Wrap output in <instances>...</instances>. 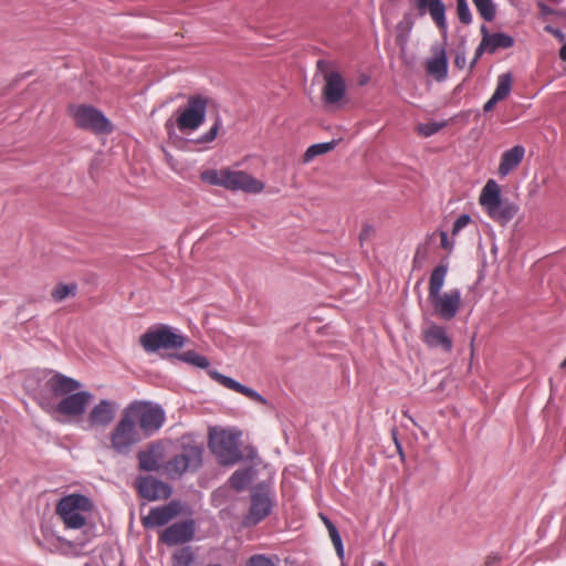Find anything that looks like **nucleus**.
<instances>
[{
	"instance_id": "6",
	"label": "nucleus",
	"mask_w": 566,
	"mask_h": 566,
	"mask_svg": "<svg viewBox=\"0 0 566 566\" xmlns=\"http://www.w3.org/2000/svg\"><path fill=\"white\" fill-rule=\"evenodd\" d=\"M202 444L182 442L180 453L166 463V471L172 479L181 478L186 472H196L202 467Z\"/></svg>"
},
{
	"instance_id": "38",
	"label": "nucleus",
	"mask_w": 566,
	"mask_h": 566,
	"mask_svg": "<svg viewBox=\"0 0 566 566\" xmlns=\"http://www.w3.org/2000/svg\"><path fill=\"white\" fill-rule=\"evenodd\" d=\"M221 126H222L221 117L217 116L214 119V123L212 124L210 129L206 134L198 137L196 139V143L197 144H208V143L213 142L216 139Z\"/></svg>"
},
{
	"instance_id": "57",
	"label": "nucleus",
	"mask_w": 566,
	"mask_h": 566,
	"mask_svg": "<svg viewBox=\"0 0 566 566\" xmlns=\"http://www.w3.org/2000/svg\"><path fill=\"white\" fill-rule=\"evenodd\" d=\"M560 367H562V368H565V367H566V358L562 361Z\"/></svg>"
},
{
	"instance_id": "2",
	"label": "nucleus",
	"mask_w": 566,
	"mask_h": 566,
	"mask_svg": "<svg viewBox=\"0 0 566 566\" xmlns=\"http://www.w3.org/2000/svg\"><path fill=\"white\" fill-rule=\"evenodd\" d=\"M240 437L238 430H210L209 448L221 465H234L243 459L239 449Z\"/></svg>"
},
{
	"instance_id": "26",
	"label": "nucleus",
	"mask_w": 566,
	"mask_h": 566,
	"mask_svg": "<svg viewBox=\"0 0 566 566\" xmlns=\"http://www.w3.org/2000/svg\"><path fill=\"white\" fill-rule=\"evenodd\" d=\"M502 199L497 182L493 179L488 180L480 196L481 206L488 211L490 207L500 203Z\"/></svg>"
},
{
	"instance_id": "13",
	"label": "nucleus",
	"mask_w": 566,
	"mask_h": 566,
	"mask_svg": "<svg viewBox=\"0 0 566 566\" xmlns=\"http://www.w3.org/2000/svg\"><path fill=\"white\" fill-rule=\"evenodd\" d=\"M196 534V522L192 518L175 522L166 527L160 536L159 541L167 546H177L189 543L193 539Z\"/></svg>"
},
{
	"instance_id": "7",
	"label": "nucleus",
	"mask_w": 566,
	"mask_h": 566,
	"mask_svg": "<svg viewBox=\"0 0 566 566\" xmlns=\"http://www.w3.org/2000/svg\"><path fill=\"white\" fill-rule=\"evenodd\" d=\"M187 337L177 333L172 327L160 324L144 333L139 343L147 353H156L159 349H179L185 346Z\"/></svg>"
},
{
	"instance_id": "12",
	"label": "nucleus",
	"mask_w": 566,
	"mask_h": 566,
	"mask_svg": "<svg viewBox=\"0 0 566 566\" xmlns=\"http://www.w3.org/2000/svg\"><path fill=\"white\" fill-rule=\"evenodd\" d=\"M117 410V402L109 399H102L90 410L84 429H106L114 421Z\"/></svg>"
},
{
	"instance_id": "48",
	"label": "nucleus",
	"mask_w": 566,
	"mask_h": 566,
	"mask_svg": "<svg viewBox=\"0 0 566 566\" xmlns=\"http://www.w3.org/2000/svg\"><path fill=\"white\" fill-rule=\"evenodd\" d=\"M373 232H374V228L370 224H365L359 234L360 241L367 240L371 235Z\"/></svg>"
},
{
	"instance_id": "55",
	"label": "nucleus",
	"mask_w": 566,
	"mask_h": 566,
	"mask_svg": "<svg viewBox=\"0 0 566 566\" xmlns=\"http://www.w3.org/2000/svg\"><path fill=\"white\" fill-rule=\"evenodd\" d=\"M545 31L551 33V34H554V32L556 31V28H554L552 25H546L545 27Z\"/></svg>"
},
{
	"instance_id": "20",
	"label": "nucleus",
	"mask_w": 566,
	"mask_h": 566,
	"mask_svg": "<svg viewBox=\"0 0 566 566\" xmlns=\"http://www.w3.org/2000/svg\"><path fill=\"white\" fill-rule=\"evenodd\" d=\"M482 35L481 43L485 48L486 53L494 54L497 50H506L514 45L513 36L504 32L490 33L485 24L480 28Z\"/></svg>"
},
{
	"instance_id": "15",
	"label": "nucleus",
	"mask_w": 566,
	"mask_h": 566,
	"mask_svg": "<svg viewBox=\"0 0 566 566\" xmlns=\"http://www.w3.org/2000/svg\"><path fill=\"white\" fill-rule=\"evenodd\" d=\"M139 495L147 501L167 500L172 494V488L153 476H139L135 481Z\"/></svg>"
},
{
	"instance_id": "42",
	"label": "nucleus",
	"mask_w": 566,
	"mask_h": 566,
	"mask_svg": "<svg viewBox=\"0 0 566 566\" xmlns=\"http://www.w3.org/2000/svg\"><path fill=\"white\" fill-rule=\"evenodd\" d=\"M471 222V217L468 213L461 214L452 226L451 234L452 237L458 235L469 223Z\"/></svg>"
},
{
	"instance_id": "25",
	"label": "nucleus",
	"mask_w": 566,
	"mask_h": 566,
	"mask_svg": "<svg viewBox=\"0 0 566 566\" xmlns=\"http://www.w3.org/2000/svg\"><path fill=\"white\" fill-rule=\"evenodd\" d=\"M160 457L159 446L150 444L147 450H142L137 453L139 469L147 472L157 471L159 469Z\"/></svg>"
},
{
	"instance_id": "29",
	"label": "nucleus",
	"mask_w": 566,
	"mask_h": 566,
	"mask_svg": "<svg viewBox=\"0 0 566 566\" xmlns=\"http://www.w3.org/2000/svg\"><path fill=\"white\" fill-rule=\"evenodd\" d=\"M170 357L201 369H208L210 366L209 359L195 350L174 354Z\"/></svg>"
},
{
	"instance_id": "45",
	"label": "nucleus",
	"mask_w": 566,
	"mask_h": 566,
	"mask_svg": "<svg viewBox=\"0 0 566 566\" xmlns=\"http://www.w3.org/2000/svg\"><path fill=\"white\" fill-rule=\"evenodd\" d=\"M484 53H486V50L482 45V43L480 42V44L475 49L474 56H473V59H472V61L470 62V65H469L471 72L473 71V69L475 67L476 63L479 62V60L481 59V56Z\"/></svg>"
},
{
	"instance_id": "30",
	"label": "nucleus",
	"mask_w": 566,
	"mask_h": 566,
	"mask_svg": "<svg viewBox=\"0 0 566 566\" xmlns=\"http://www.w3.org/2000/svg\"><path fill=\"white\" fill-rule=\"evenodd\" d=\"M36 544L48 552L54 553L60 549L62 539L48 530H42V537H38Z\"/></svg>"
},
{
	"instance_id": "31",
	"label": "nucleus",
	"mask_w": 566,
	"mask_h": 566,
	"mask_svg": "<svg viewBox=\"0 0 566 566\" xmlns=\"http://www.w3.org/2000/svg\"><path fill=\"white\" fill-rule=\"evenodd\" d=\"M208 375L213 379L216 380L218 384H220L221 386L228 388V389H231L235 392H239L241 394L244 385L237 381L235 379L229 377V376H226V375H222L221 373H219L218 370H214V369H209L208 370Z\"/></svg>"
},
{
	"instance_id": "43",
	"label": "nucleus",
	"mask_w": 566,
	"mask_h": 566,
	"mask_svg": "<svg viewBox=\"0 0 566 566\" xmlns=\"http://www.w3.org/2000/svg\"><path fill=\"white\" fill-rule=\"evenodd\" d=\"M241 394L256 402L262 403V405L268 403V400L262 395H260L256 390H254L253 388H250L245 385H244Z\"/></svg>"
},
{
	"instance_id": "1",
	"label": "nucleus",
	"mask_w": 566,
	"mask_h": 566,
	"mask_svg": "<svg viewBox=\"0 0 566 566\" xmlns=\"http://www.w3.org/2000/svg\"><path fill=\"white\" fill-rule=\"evenodd\" d=\"M45 389L51 394H39V401L43 409L67 416L81 417L85 413L87 405L93 399L92 392L81 390L83 385L61 373L44 371Z\"/></svg>"
},
{
	"instance_id": "34",
	"label": "nucleus",
	"mask_w": 566,
	"mask_h": 566,
	"mask_svg": "<svg viewBox=\"0 0 566 566\" xmlns=\"http://www.w3.org/2000/svg\"><path fill=\"white\" fill-rule=\"evenodd\" d=\"M480 15L488 22L495 19L496 6L493 0H472Z\"/></svg>"
},
{
	"instance_id": "22",
	"label": "nucleus",
	"mask_w": 566,
	"mask_h": 566,
	"mask_svg": "<svg viewBox=\"0 0 566 566\" xmlns=\"http://www.w3.org/2000/svg\"><path fill=\"white\" fill-rule=\"evenodd\" d=\"M513 77L511 73H503L497 76L496 88L491 98L484 104L483 112L488 113L504 98H506L512 91Z\"/></svg>"
},
{
	"instance_id": "47",
	"label": "nucleus",
	"mask_w": 566,
	"mask_h": 566,
	"mask_svg": "<svg viewBox=\"0 0 566 566\" xmlns=\"http://www.w3.org/2000/svg\"><path fill=\"white\" fill-rule=\"evenodd\" d=\"M441 247L444 250L451 251L454 247V241L450 240L446 231H440Z\"/></svg>"
},
{
	"instance_id": "8",
	"label": "nucleus",
	"mask_w": 566,
	"mask_h": 566,
	"mask_svg": "<svg viewBox=\"0 0 566 566\" xmlns=\"http://www.w3.org/2000/svg\"><path fill=\"white\" fill-rule=\"evenodd\" d=\"M92 501L83 494H70L60 500L56 506V513L66 527L78 530L82 528L86 518L82 512L92 510Z\"/></svg>"
},
{
	"instance_id": "23",
	"label": "nucleus",
	"mask_w": 566,
	"mask_h": 566,
	"mask_svg": "<svg viewBox=\"0 0 566 566\" xmlns=\"http://www.w3.org/2000/svg\"><path fill=\"white\" fill-rule=\"evenodd\" d=\"M525 156V148L522 145H516L509 150H505L501 156L499 165V175L501 177L507 176L515 169Z\"/></svg>"
},
{
	"instance_id": "11",
	"label": "nucleus",
	"mask_w": 566,
	"mask_h": 566,
	"mask_svg": "<svg viewBox=\"0 0 566 566\" xmlns=\"http://www.w3.org/2000/svg\"><path fill=\"white\" fill-rule=\"evenodd\" d=\"M434 314L443 319L451 321L458 314L461 306V291L451 289L444 293H438L437 296H428Z\"/></svg>"
},
{
	"instance_id": "51",
	"label": "nucleus",
	"mask_w": 566,
	"mask_h": 566,
	"mask_svg": "<svg viewBox=\"0 0 566 566\" xmlns=\"http://www.w3.org/2000/svg\"><path fill=\"white\" fill-rule=\"evenodd\" d=\"M559 57L566 62V43L560 48Z\"/></svg>"
},
{
	"instance_id": "18",
	"label": "nucleus",
	"mask_w": 566,
	"mask_h": 566,
	"mask_svg": "<svg viewBox=\"0 0 566 566\" xmlns=\"http://www.w3.org/2000/svg\"><path fill=\"white\" fill-rule=\"evenodd\" d=\"M179 513V503L171 501L166 505L150 509L147 516L143 517L146 528H154L168 524Z\"/></svg>"
},
{
	"instance_id": "59",
	"label": "nucleus",
	"mask_w": 566,
	"mask_h": 566,
	"mask_svg": "<svg viewBox=\"0 0 566 566\" xmlns=\"http://www.w3.org/2000/svg\"><path fill=\"white\" fill-rule=\"evenodd\" d=\"M475 116H476V117H479V116H480V112H479V111H476V112H475Z\"/></svg>"
},
{
	"instance_id": "53",
	"label": "nucleus",
	"mask_w": 566,
	"mask_h": 566,
	"mask_svg": "<svg viewBox=\"0 0 566 566\" xmlns=\"http://www.w3.org/2000/svg\"><path fill=\"white\" fill-rule=\"evenodd\" d=\"M394 440H395V443H396V447H397L399 453L402 455V448H401L400 443L398 442V439L395 434H394Z\"/></svg>"
},
{
	"instance_id": "32",
	"label": "nucleus",
	"mask_w": 566,
	"mask_h": 566,
	"mask_svg": "<svg viewBox=\"0 0 566 566\" xmlns=\"http://www.w3.org/2000/svg\"><path fill=\"white\" fill-rule=\"evenodd\" d=\"M195 562V553L190 546L177 549L171 556V566H191Z\"/></svg>"
},
{
	"instance_id": "3",
	"label": "nucleus",
	"mask_w": 566,
	"mask_h": 566,
	"mask_svg": "<svg viewBox=\"0 0 566 566\" xmlns=\"http://www.w3.org/2000/svg\"><path fill=\"white\" fill-rule=\"evenodd\" d=\"M209 98L202 94L190 95L176 112V126L181 133L197 130L206 120Z\"/></svg>"
},
{
	"instance_id": "24",
	"label": "nucleus",
	"mask_w": 566,
	"mask_h": 566,
	"mask_svg": "<svg viewBox=\"0 0 566 566\" xmlns=\"http://www.w3.org/2000/svg\"><path fill=\"white\" fill-rule=\"evenodd\" d=\"M518 212V206L509 199H502L500 203L490 207L489 216L501 224L509 223Z\"/></svg>"
},
{
	"instance_id": "27",
	"label": "nucleus",
	"mask_w": 566,
	"mask_h": 566,
	"mask_svg": "<svg viewBox=\"0 0 566 566\" xmlns=\"http://www.w3.org/2000/svg\"><path fill=\"white\" fill-rule=\"evenodd\" d=\"M254 475L255 470L253 468L238 469L229 478V484L233 490L241 492L249 486Z\"/></svg>"
},
{
	"instance_id": "44",
	"label": "nucleus",
	"mask_w": 566,
	"mask_h": 566,
	"mask_svg": "<svg viewBox=\"0 0 566 566\" xmlns=\"http://www.w3.org/2000/svg\"><path fill=\"white\" fill-rule=\"evenodd\" d=\"M467 64V52H465V48H460L455 54V57H454V65L462 70Z\"/></svg>"
},
{
	"instance_id": "35",
	"label": "nucleus",
	"mask_w": 566,
	"mask_h": 566,
	"mask_svg": "<svg viewBox=\"0 0 566 566\" xmlns=\"http://www.w3.org/2000/svg\"><path fill=\"white\" fill-rule=\"evenodd\" d=\"M447 120L418 124L416 132L422 137H430L447 126Z\"/></svg>"
},
{
	"instance_id": "40",
	"label": "nucleus",
	"mask_w": 566,
	"mask_h": 566,
	"mask_svg": "<svg viewBox=\"0 0 566 566\" xmlns=\"http://www.w3.org/2000/svg\"><path fill=\"white\" fill-rule=\"evenodd\" d=\"M328 534H329L331 541L336 549L337 556L339 558H343L344 557V545H343V541H342V537H340V534H339L337 527L329 526Z\"/></svg>"
},
{
	"instance_id": "33",
	"label": "nucleus",
	"mask_w": 566,
	"mask_h": 566,
	"mask_svg": "<svg viewBox=\"0 0 566 566\" xmlns=\"http://www.w3.org/2000/svg\"><path fill=\"white\" fill-rule=\"evenodd\" d=\"M337 145L336 140L327 142V143H318L310 146L304 154V161L308 163L313 160L316 156L326 154L333 150Z\"/></svg>"
},
{
	"instance_id": "37",
	"label": "nucleus",
	"mask_w": 566,
	"mask_h": 566,
	"mask_svg": "<svg viewBox=\"0 0 566 566\" xmlns=\"http://www.w3.org/2000/svg\"><path fill=\"white\" fill-rule=\"evenodd\" d=\"M76 284H59L51 293L52 297L56 302L65 300L70 295L76 294Z\"/></svg>"
},
{
	"instance_id": "36",
	"label": "nucleus",
	"mask_w": 566,
	"mask_h": 566,
	"mask_svg": "<svg viewBox=\"0 0 566 566\" xmlns=\"http://www.w3.org/2000/svg\"><path fill=\"white\" fill-rule=\"evenodd\" d=\"M226 169H208L201 172L200 178L202 181L212 185L223 187Z\"/></svg>"
},
{
	"instance_id": "52",
	"label": "nucleus",
	"mask_w": 566,
	"mask_h": 566,
	"mask_svg": "<svg viewBox=\"0 0 566 566\" xmlns=\"http://www.w3.org/2000/svg\"><path fill=\"white\" fill-rule=\"evenodd\" d=\"M323 521H324V524H325V526H326V528H327V531H328V532H329V526H331V527H332V526H335V525L333 524V522H332L329 518L325 517V516L323 517Z\"/></svg>"
},
{
	"instance_id": "16",
	"label": "nucleus",
	"mask_w": 566,
	"mask_h": 566,
	"mask_svg": "<svg viewBox=\"0 0 566 566\" xmlns=\"http://www.w3.org/2000/svg\"><path fill=\"white\" fill-rule=\"evenodd\" d=\"M415 4L420 15L430 14L431 19L440 30L443 40L448 35V23L446 19V6L441 0H415Z\"/></svg>"
},
{
	"instance_id": "49",
	"label": "nucleus",
	"mask_w": 566,
	"mask_h": 566,
	"mask_svg": "<svg viewBox=\"0 0 566 566\" xmlns=\"http://www.w3.org/2000/svg\"><path fill=\"white\" fill-rule=\"evenodd\" d=\"M247 458L251 461H254V459L258 458V451L255 448H249V451L247 453Z\"/></svg>"
},
{
	"instance_id": "17",
	"label": "nucleus",
	"mask_w": 566,
	"mask_h": 566,
	"mask_svg": "<svg viewBox=\"0 0 566 566\" xmlns=\"http://www.w3.org/2000/svg\"><path fill=\"white\" fill-rule=\"evenodd\" d=\"M422 340L433 349H440L444 353L451 352L453 347L452 338L448 335L447 329L436 323H430L422 329Z\"/></svg>"
},
{
	"instance_id": "9",
	"label": "nucleus",
	"mask_w": 566,
	"mask_h": 566,
	"mask_svg": "<svg viewBox=\"0 0 566 566\" xmlns=\"http://www.w3.org/2000/svg\"><path fill=\"white\" fill-rule=\"evenodd\" d=\"M69 113L81 129L90 130L94 134H109L113 132V125L108 118L92 105H71Z\"/></svg>"
},
{
	"instance_id": "5",
	"label": "nucleus",
	"mask_w": 566,
	"mask_h": 566,
	"mask_svg": "<svg viewBox=\"0 0 566 566\" xmlns=\"http://www.w3.org/2000/svg\"><path fill=\"white\" fill-rule=\"evenodd\" d=\"M143 439L137 424L125 408L109 436L112 449L117 454L127 455Z\"/></svg>"
},
{
	"instance_id": "28",
	"label": "nucleus",
	"mask_w": 566,
	"mask_h": 566,
	"mask_svg": "<svg viewBox=\"0 0 566 566\" xmlns=\"http://www.w3.org/2000/svg\"><path fill=\"white\" fill-rule=\"evenodd\" d=\"M448 273L447 264L437 265L431 272L429 280V293L428 296H437L438 293H441V290L444 285V281Z\"/></svg>"
},
{
	"instance_id": "58",
	"label": "nucleus",
	"mask_w": 566,
	"mask_h": 566,
	"mask_svg": "<svg viewBox=\"0 0 566 566\" xmlns=\"http://www.w3.org/2000/svg\"><path fill=\"white\" fill-rule=\"evenodd\" d=\"M377 566H387V565H386L385 563H382V562H379V563L377 564Z\"/></svg>"
},
{
	"instance_id": "50",
	"label": "nucleus",
	"mask_w": 566,
	"mask_h": 566,
	"mask_svg": "<svg viewBox=\"0 0 566 566\" xmlns=\"http://www.w3.org/2000/svg\"><path fill=\"white\" fill-rule=\"evenodd\" d=\"M553 35L557 38L559 41H563L565 39V35L560 29H556Z\"/></svg>"
},
{
	"instance_id": "21",
	"label": "nucleus",
	"mask_w": 566,
	"mask_h": 566,
	"mask_svg": "<svg viewBox=\"0 0 566 566\" xmlns=\"http://www.w3.org/2000/svg\"><path fill=\"white\" fill-rule=\"evenodd\" d=\"M324 98L327 104L338 103L345 95L346 85L338 72L332 71L325 74Z\"/></svg>"
},
{
	"instance_id": "39",
	"label": "nucleus",
	"mask_w": 566,
	"mask_h": 566,
	"mask_svg": "<svg viewBox=\"0 0 566 566\" xmlns=\"http://www.w3.org/2000/svg\"><path fill=\"white\" fill-rule=\"evenodd\" d=\"M457 10L459 20L463 24H470L472 22V14L467 0H457Z\"/></svg>"
},
{
	"instance_id": "10",
	"label": "nucleus",
	"mask_w": 566,
	"mask_h": 566,
	"mask_svg": "<svg viewBox=\"0 0 566 566\" xmlns=\"http://www.w3.org/2000/svg\"><path fill=\"white\" fill-rule=\"evenodd\" d=\"M273 509L269 490L263 485H258L251 491V505L248 514L243 517V525L254 526L268 517Z\"/></svg>"
},
{
	"instance_id": "41",
	"label": "nucleus",
	"mask_w": 566,
	"mask_h": 566,
	"mask_svg": "<svg viewBox=\"0 0 566 566\" xmlns=\"http://www.w3.org/2000/svg\"><path fill=\"white\" fill-rule=\"evenodd\" d=\"M245 566H275V563L264 554H255L247 560Z\"/></svg>"
},
{
	"instance_id": "19",
	"label": "nucleus",
	"mask_w": 566,
	"mask_h": 566,
	"mask_svg": "<svg viewBox=\"0 0 566 566\" xmlns=\"http://www.w3.org/2000/svg\"><path fill=\"white\" fill-rule=\"evenodd\" d=\"M432 56L427 60L426 70L437 81L446 80L448 75V57L444 43L431 46Z\"/></svg>"
},
{
	"instance_id": "56",
	"label": "nucleus",
	"mask_w": 566,
	"mask_h": 566,
	"mask_svg": "<svg viewBox=\"0 0 566 566\" xmlns=\"http://www.w3.org/2000/svg\"><path fill=\"white\" fill-rule=\"evenodd\" d=\"M472 111H468V112H464L462 115L465 117V118H469V116L471 115Z\"/></svg>"
},
{
	"instance_id": "54",
	"label": "nucleus",
	"mask_w": 566,
	"mask_h": 566,
	"mask_svg": "<svg viewBox=\"0 0 566 566\" xmlns=\"http://www.w3.org/2000/svg\"><path fill=\"white\" fill-rule=\"evenodd\" d=\"M325 66H326V63L323 60H318L317 61V69L318 70L323 71Z\"/></svg>"
},
{
	"instance_id": "14",
	"label": "nucleus",
	"mask_w": 566,
	"mask_h": 566,
	"mask_svg": "<svg viewBox=\"0 0 566 566\" xmlns=\"http://www.w3.org/2000/svg\"><path fill=\"white\" fill-rule=\"evenodd\" d=\"M223 188L247 193H260L264 189V184L245 171L226 168Z\"/></svg>"
},
{
	"instance_id": "4",
	"label": "nucleus",
	"mask_w": 566,
	"mask_h": 566,
	"mask_svg": "<svg viewBox=\"0 0 566 566\" xmlns=\"http://www.w3.org/2000/svg\"><path fill=\"white\" fill-rule=\"evenodd\" d=\"M126 410L135 421L144 439L156 433L165 422V412L160 406L134 401Z\"/></svg>"
},
{
	"instance_id": "46",
	"label": "nucleus",
	"mask_w": 566,
	"mask_h": 566,
	"mask_svg": "<svg viewBox=\"0 0 566 566\" xmlns=\"http://www.w3.org/2000/svg\"><path fill=\"white\" fill-rule=\"evenodd\" d=\"M537 8L539 10V14L541 17L545 18V17H548V15H552V14H555L556 13V10H554L553 8H551L549 6H547L546 3H544L543 1H538L537 2Z\"/></svg>"
}]
</instances>
